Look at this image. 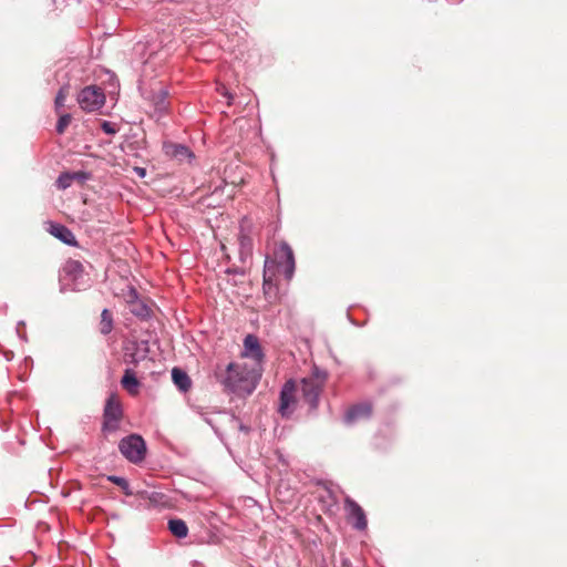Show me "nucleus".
<instances>
[{"instance_id": "obj_1", "label": "nucleus", "mask_w": 567, "mask_h": 567, "mask_svg": "<svg viewBox=\"0 0 567 567\" xmlns=\"http://www.w3.org/2000/svg\"><path fill=\"white\" fill-rule=\"evenodd\" d=\"M261 377V368L247 363H229L224 373H217V379L226 392L246 396L254 392Z\"/></svg>"}, {"instance_id": "obj_2", "label": "nucleus", "mask_w": 567, "mask_h": 567, "mask_svg": "<svg viewBox=\"0 0 567 567\" xmlns=\"http://www.w3.org/2000/svg\"><path fill=\"white\" fill-rule=\"evenodd\" d=\"M296 268L295 256L291 247L281 241L274 250L272 257H267L264 267V288H270L274 285L277 275H282L286 280H290Z\"/></svg>"}, {"instance_id": "obj_3", "label": "nucleus", "mask_w": 567, "mask_h": 567, "mask_svg": "<svg viewBox=\"0 0 567 567\" xmlns=\"http://www.w3.org/2000/svg\"><path fill=\"white\" fill-rule=\"evenodd\" d=\"M328 374L326 371L313 367L311 373L303 378L300 382V390L303 400L310 405L311 409L318 406L319 396L326 384Z\"/></svg>"}, {"instance_id": "obj_4", "label": "nucleus", "mask_w": 567, "mask_h": 567, "mask_svg": "<svg viewBox=\"0 0 567 567\" xmlns=\"http://www.w3.org/2000/svg\"><path fill=\"white\" fill-rule=\"evenodd\" d=\"M123 419V409L120 398L116 394H111L106 400L103 413V432L114 433L118 430L120 423Z\"/></svg>"}, {"instance_id": "obj_5", "label": "nucleus", "mask_w": 567, "mask_h": 567, "mask_svg": "<svg viewBox=\"0 0 567 567\" xmlns=\"http://www.w3.org/2000/svg\"><path fill=\"white\" fill-rule=\"evenodd\" d=\"M118 449L123 456L133 463L143 461L146 453L145 441L137 434H132L121 440Z\"/></svg>"}, {"instance_id": "obj_6", "label": "nucleus", "mask_w": 567, "mask_h": 567, "mask_svg": "<svg viewBox=\"0 0 567 567\" xmlns=\"http://www.w3.org/2000/svg\"><path fill=\"white\" fill-rule=\"evenodd\" d=\"M78 102L82 110L93 112L104 105L105 95L101 89L95 86H87L80 92Z\"/></svg>"}, {"instance_id": "obj_7", "label": "nucleus", "mask_w": 567, "mask_h": 567, "mask_svg": "<svg viewBox=\"0 0 567 567\" xmlns=\"http://www.w3.org/2000/svg\"><path fill=\"white\" fill-rule=\"evenodd\" d=\"M344 507L348 512L349 523L355 529L364 530L368 526V520L363 508L351 498L346 499Z\"/></svg>"}, {"instance_id": "obj_8", "label": "nucleus", "mask_w": 567, "mask_h": 567, "mask_svg": "<svg viewBox=\"0 0 567 567\" xmlns=\"http://www.w3.org/2000/svg\"><path fill=\"white\" fill-rule=\"evenodd\" d=\"M296 383L290 380L285 383L281 390L279 412L282 416L290 415L296 406Z\"/></svg>"}, {"instance_id": "obj_9", "label": "nucleus", "mask_w": 567, "mask_h": 567, "mask_svg": "<svg viewBox=\"0 0 567 567\" xmlns=\"http://www.w3.org/2000/svg\"><path fill=\"white\" fill-rule=\"evenodd\" d=\"M243 357L251 358L254 360V363L250 367L261 368L264 353L256 336L247 334L245 337Z\"/></svg>"}, {"instance_id": "obj_10", "label": "nucleus", "mask_w": 567, "mask_h": 567, "mask_svg": "<svg viewBox=\"0 0 567 567\" xmlns=\"http://www.w3.org/2000/svg\"><path fill=\"white\" fill-rule=\"evenodd\" d=\"M126 302L131 313L143 320L150 318L152 309L144 300L138 298L135 289H130L126 295Z\"/></svg>"}, {"instance_id": "obj_11", "label": "nucleus", "mask_w": 567, "mask_h": 567, "mask_svg": "<svg viewBox=\"0 0 567 567\" xmlns=\"http://www.w3.org/2000/svg\"><path fill=\"white\" fill-rule=\"evenodd\" d=\"M163 152L165 156L179 163H183L193 157V153L187 146L174 142H164Z\"/></svg>"}, {"instance_id": "obj_12", "label": "nucleus", "mask_w": 567, "mask_h": 567, "mask_svg": "<svg viewBox=\"0 0 567 567\" xmlns=\"http://www.w3.org/2000/svg\"><path fill=\"white\" fill-rule=\"evenodd\" d=\"M73 290L76 289H85L91 285V278L87 272H85L84 266L79 261H73Z\"/></svg>"}, {"instance_id": "obj_13", "label": "nucleus", "mask_w": 567, "mask_h": 567, "mask_svg": "<svg viewBox=\"0 0 567 567\" xmlns=\"http://www.w3.org/2000/svg\"><path fill=\"white\" fill-rule=\"evenodd\" d=\"M47 226V230L52 236L60 239L64 244L71 245V231L65 226L52 221H48Z\"/></svg>"}, {"instance_id": "obj_14", "label": "nucleus", "mask_w": 567, "mask_h": 567, "mask_svg": "<svg viewBox=\"0 0 567 567\" xmlns=\"http://www.w3.org/2000/svg\"><path fill=\"white\" fill-rule=\"evenodd\" d=\"M121 384L131 395L138 394L140 381L136 379L134 372L130 369L125 370L124 375L121 380Z\"/></svg>"}, {"instance_id": "obj_15", "label": "nucleus", "mask_w": 567, "mask_h": 567, "mask_svg": "<svg viewBox=\"0 0 567 567\" xmlns=\"http://www.w3.org/2000/svg\"><path fill=\"white\" fill-rule=\"evenodd\" d=\"M172 379L174 384L183 392H187L192 386L190 378L182 369L174 368L172 370Z\"/></svg>"}, {"instance_id": "obj_16", "label": "nucleus", "mask_w": 567, "mask_h": 567, "mask_svg": "<svg viewBox=\"0 0 567 567\" xmlns=\"http://www.w3.org/2000/svg\"><path fill=\"white\" fill-rule=\"evenodd\" d=\"M168 529L171 533L178 538H184L188 534V527L186 523L183 519H169L168 522Z\"/></svg>"}, {"instance_id": "obj_17", "label": "nucleus", "mask_w": 567, "mask_h": 567, "mask_svg": "<svg viewBox=\"0 0 567 567\" xmlns=\"http://www.w3.org/2000/svg\"><path fill=\"white\" fill-rule=\"evenodd\" d=\"M371 414V406L369 404H359L352 406L347 413L348 421H354L358 417L369 416Z\"/></svg>"}, {"instance_id": "obj_18", "label": "nucleus", "mask_w": 567, "mask_h": 567, "mask_svg": "<svg viewBox=\"0 0 567 567\" xmlns=\"http://www.w3.org/2000/svg\"><path fill=\"white\" fill-rule=\"evenodd\" d=\"M113 329V315L110 310L104 309L101 313L99 330L102 334H109Z\"/></svg>"}, {"instance_id": "obj_19", "label": "nucleus", "mask_w": 567, "mask_h": 567, "mask_svg": "<svg viewBox=\"0 0 567 567\" xmlns=\"http://www.w3.org/2000/svg\"><path fill=\"white\" fill-rule=\"evenodd\" d=\"M109 481L120 486L125 495L131 496L133 494V492L130 488L128 482L124 477L109 476Z\"/></svg>"}, {"instance_id": "obj_20", "label": "nucleus", "mask_w": 567, "mask_h": 567, "mask_svg": "<svg viewBox=\"0 0 567 567\" xmlns=\"http://www.w3.org/2000/svg\"><path fill=\"white\" fill-rule=\"evenodd\" d=\"M69 97V86L68 85H63L56 97H55V109L59 111L60 107L64 106V103L66 102Z\"/></svg>"}, {"instance_id": "obj_21", "label": "nucleus", "mask_w": 567, "mask_h": 567, "mask_svg": "<svg viewBox=\"0 0 567 567\" xmlns=\"http://www.w3.org/2000/svg\"><path fill=\"white\" fill-rule=\"evenodd\" d=\"M56 185L61 189H65L71 186V174L68 172L61 174L56 181Z\"/></svg>"}, {"instance_id": "obj_22", "label": "nucleus", "mask_w": 567, "mask_h": 567, "mask_svg": "<svg viewBox=\"0 0 567 567\" xmlns=\"http://www.w3.org/2000/svg\"><path fill=\"white\" fill-rule=\"evenodd\" d=\"M101 127H102L103 132L109 135H114L118 132L117 125L115 123H112L109 121H103L101 123Z\"/></svg>"}, {"instance_id": "obj_23", "label": "nucleus", "mask_w": 567, "mask_h": 567, "mask_svg": "<svg viewBox=\"0 0 567 567\" xmlns=\"http://www.w3.org/2000/svg\"><path fill=\"white\" fill-rule=\"evenodd\" d=\"M69 123H70V115L69 114L61 115L60 118H59L58 125H56V132L59 134L64 133V131L66 130Z\"/></svg>"}, {"instance_id": "obj_24", "label": "nucleus", "mask_w": 567, "mask_h": 567, "mask_svg": "<svg viewBox=\"0 0 567 567\" xmlns=\"http://www.w3.org/2000/svg\"><path fill=\"white\" fill-rule=\"evenodd\" d=\"M240 246L244 250L250 251L252 243L251 238L245 234H240L239 236Z\"/></svg>"}, {"instance_id": "obj_25", "label": "nucleus", "mask_w": 567, "mask_h": 567, "mask_svg": "<svg viewBox=\"0 0 567 567\" xmlns=\"http://www.w3.org/2000/svg\"><path fill=\"white\" fill-rule=\"evenodd\" d=\"M91 178V174L85 172H73V182H78L79 184H84L86 181Z\"/></svg>"}, {"instance_id": "obj_26", "label": "nucleus", "mask_w": 567, "mask_h": 567, "mask_svg": "<svg viewBox=\"0 0 567 567\" xmlns=\"http://www.w3.org/2000/svg\"><path fill=\"white\" fill-rule=\"evenodd\" d=\"M165 95H166V93H163V96H162L161 101L157 104V107H158L159 111H165L167 109V104L165 102Z\"/></svg>"}, {"instance_id": "obj_27", "label": "nucleus", "mask_w": 567, "mask_h": 567, "mask_svg": "<svg viewBox=\"0 0 567 567\" xmlns=\"http://www.w3.org/2000/svg\"><path fill=\"white\" fill-rule=\"evenodd\" d=\"M135 171L137 172V174L141 177L145 176V173H146L145 168L136 167Z\"/></svg>"}, {"instance_id": "obj_28", "label": "nucleus", "mask_w": 567, "mask_h": 567, "mask_svg": "<svg viewBox=\"0 0 567 567\" xmlns=\"http://www.w3.org/2000/svg\"><path fill=\"white\" fill-rule=\"evenodd\" d=\"M63 274H64L65 276H68V275L70 274V271H69L66 268H64V269H63Z\"/></svg>"}, {"instance_id": "obj_29", "label": "nucleus", "mask_w": 567, "mask_h": 567, "mask_svg": "<svg viewBox=\"0 0 567 567\" xmlns=\"http://www.w3.org/2000/svg\"><path fill=\"white\" fill-rule=\"evenodd\" d=\"M72 244H73V246H76V245H78V243H76V240H75L74 238H73V240H72Z\"/></svg>"}]
</instances>
